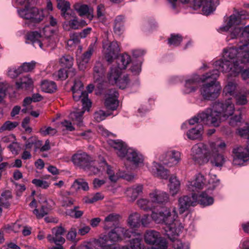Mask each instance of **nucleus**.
<instances>
[{
  "label": "nucleus",
  "mask_w": 249,
  "mask_h": 249,
  "mask_svg": "<svg viewBox=\"0 0 249 249\" xmlns=\"http://www.w3.org/2000/svg\"><path fill=\"white\" fill-rule=\"evenodd\" d=\"M233 111V105L230 100L225 104L215 102L212 108H208L205 112L191 119L189 123L190 125H194L196 123H202L217 127L219 125L222 120L226 119Z\"/></svg>",
  "instance_id": "obj_1"
},
{
  "label": "nucleus",
  "mask_w": 249,
  "mask_h": 249,
  "mask_svg": "<svg viewBox=\"0 0 249 249\" xmlns=\"http://www.w3.org/2000/svg\"><path fill=\"white\" fill-rule=\"evenodd\" d=\"M178 217L175 207H171L159 213L153 212L151 214V218L154 221L164 225L163 228L165 234L171 239L170 236L179 235L183 229L181 223L177 219Z\"/></svg>",
  "instance_id": "obj_2"
},
{
  "label": "nucleus",
  "mask_w": 249,
  "mask_h": 249,
  "mask_svg": "<svg viewBox=\"0 0 249 249\" xmlns=\"http://www.w3.org/2000/svg\"><path fill=\"white\" fill-rule=\"evenodd\" d=\"M218 77V71L216 70L202 75L201 81L205 83L201 87L200 92L205 100H213L219 96L221 87L216 81Z\"/></svg>",
  "instance_id": "obj_3"
},
{
  "label": "nucleus",
  "mask_w": 249,
  "mask_h": 249,
  "mask_svg": "<svg viewBox=\"0 0 249 249\" xmlns=\"http://www.w3.org/2000/svg\"><path fill=\"white\" fill-rule=\"evenodd\" d=\"M108 143L116 150L119 157L122 158H125L127 160L135 165H138L142 163V155L135 149L130 148H127L126 145L122 141L118 140H110L108 141Z\"/></svg>",
  "instance_id": "obj_4"
},
{
  "label": "nucleus",
  "mask_w": 249,
  "mask_h": 249,
  "mask_svg": "<svg viewBox=\"0 0 249 249\" xmlns=\"http://www.w3.org/2000/svg\"><path fill=\"white\" fill-rule=\"evenodd\" d=\"M214 66L217 68L219 75V71L223 72H231V74L236 76L241 70V66H239V62L237 60L231 61L224 58L216 61Z\"/></svg>",
  "instance_id": "obj_5"
},
{
  "label": "nucleus",
  "mask_w": 249,
  "mask_h": 249,
  "mask_svg": "<svg viewBox=\"0 0 249 249\" xmlns=\"http://www.w3.org/2000/svg\"><path fill=\"white\" fill-rule=\"evenodd\" d=\"M18 13L20 17L36 23L40 22L44 18L43 10L36 7H29L28 6L19 10Z\"/></svg>",
  "instance_id": "obj_6"
},
{
  "label": "nucleus",
  "mask_w": 249,
  "mask_h": 249,
  "mask_svg": "<svg viewBox=\"0 0 249 249\" xmlns=\"http://www.w3.org/2000/svg\"><path fill=\"white\" fill-rule=\"evenodd\" d=\"M144 240L146 243L153 245L155 249H165L167 248L166 240L160 236L159 232L154 230L146 231Z\"/></svg>",
  "instance_id": "obj_7"
},
{
  "label": "nucleus",
  "mask_w": 249,
  "mask_h": 249,
  "mask_svg": "<svg viewBox=\"0 0 249 249\" xmlns=\"http://www.w3.org/2000/svg\"><path fill=\"white\" fill-rule=\"evenodd\" d=\"M122 71L119 69H110L108 75V79L112 84H116L120 89H124L127 88L129 83L127 75L120 77Z\"/></svg>",
  "instance_id": "obj_8"
},
{
  "label": "nucleus",
  "mask_w": 249,
  "mask_h": 249,
  "mask_svg": "<svg viewBox=\"0 0 249 249\" xmlns=\"http://www.w3.org/2000/svg\"><path fill=\"white\" fill-rule=\"evenodd\" d=\"M219 3V0H194L193 7L195 10L202 7L203 14L209 15L215 10Z\"/></svg>",
  "instance_id": "obj_9"
},
{
  "label": "nucleus",
  "mask_w": 249,
  "mask_h": 249,
  "mask_svg": "<svg viewBox=\"0 0 249 249\" xmlns=\"http://www.w3.org/2000/svg\"><path fill=\"white\" fill-rule=\"evenodd\" d=\"M71 160L73 164L83 169H88L87 166L90 164H95V160L85 152L78 153L74 154Z\"/></svg>",
  "instance_id": "obj_10"
},
{
  "label": "nucleus",
  "mask_w": 249,
  "mask_h": 249,
  "mask_svg": "<svg viewBox=\"0 0 249 249\" xmlns=\"http://www.w3.org/2000/svg\"><path fill=\"white\" fill-rule=\"evenodd\" d=\"M103 46L104 58L107 62L111 63L120 51L119 44L116 41L110 43L104 42Z\"/></svg>",
  "instance_id": "obj_11"
},
{
  "label": "nucleus",
  "mask_w": 249,
  "mask_h": 249,
  "mask_svg": "<svg viewBox=\"0 0 249 249\" xmlns=\"http://www.w3.org/2000/svg\"><path fill=\"white\" fill-rule=\"evenodd\" d=\"M206 146L202 143L195 144L192 148V157L196 164H202L207 161Z\"/></svg>",
  "instance_id": "obj_12"
},
{
  "label": "nucleus",
  "mask_w": 249,
  "mask_h": 249,
  "mask_svg": "<svg viewBox=\"0 0 249 249\" xmlns=\"http://www.w3.org/2000/svg\"><path fill=\"white\" fill-rule=\"evenodd\" d=\"M164 164L169 166L176 165L181 160V153L175 150L166 152L161 157Z\"/></svg>",
  "instance_id": "obj_13"
},
{
  "label": "nucleus",
  "mask_w": 249,
  "mask_h": 249,
  "mask_svg": "<svg viewBox=\"0 0 249 249\" xmlns=\"http://www.w3.org/2000/svg\"><path fill=\"white\" fill-rule=\"evenodd\" d=\"M65 232V229L62 226H57L52 229V234H48L47 238L50 243H55L58 245V243L64 244L65 242V239L62 235Z\"/></svg>",
  "instance_id": "obj_14"
},
{
  "label": "nucleus",
  "mask_w": 249,
  "mask_h": 249,
  "mask_svg": "<svg viewBox=\"0 0 249 249\" xmlns=\"http://www.w3.org/2000/svg\"><path fill=\"white\" fill-rule=\"evenodd\" d=\"M127 231L122 227H117L112 230L107 235L102 237H107V242L112 243V242H118L122 239V236H126Z\"/></svg>",
  "instance_id": "obj_15"
},
{
  "label": "nucleus",
  "mask_w": 249,
  "mask_h": 249,
  "mask_svg": "<svg viewBox=\"0 0 249 249\" xmlns=\"http://www.w3.org/2000/svg\"><path fill=\"white\" fill-rule=\"evenodd\" d=\"M196 200L195 194H193L191 197L185 196L179 198L178 202L179 213H182L187 210L190 206L196 205Z\"/></svg>",
  "instance_id": "obj_16"
},
{
  "label": "nucleus",
  "mask_w": 249,
  "mask_h": 249,
  "mask_svg": "<svg viewBox=\"0 0 249 249\" xmlns=\"http://www.w3.org/2000/svg\"><path fill=\"white\" fill-rule=\"evenodd\" d=\"M149 196L153 204L154 203L159 204H165L169 201L168 195L164 192L155 190L150 193Z\"/></svg>",
  "instance_id": "obj_17"
},
{
  "label": "nucleus",
  "mask_w": 249,
  "mask_h": 249,
  "mask_svg": "<svg viewBox=\"0 0 249 249\" xmlns=\"http://www.w3.org/2000/svg\"><path fill=\"white\" fill-rule=\"evenodd\" d=\"M233 153L234 154V164H236L237 160L243 161L247 160L249 157V141L248 142L247 148H244L241 146L235 147L233 149Z\"/></svg>",
  "instance_id": "obj_18"
},
{
  "label": "nucleus",
  "mask_w": 249,
  "mask_h": 249,
  "mask_svg": "<svg viewBox=\"0 0 249 249\" xmlns=\"http://www.w3.org/2000/svg\"><path fill=\"white\" fill-rule=\"evenodd\" d=\"M73 8L80 16L86 15L89 20L93 18V9L89 7L88 5L77 3L74 5Z\"/></svg>",
  "instance_id": "obj_19"
},
{
  "label": "nucleus",
  "mask_w": 249,
  "mask_h": 249,
  "mask_svg": "<svg viewBox=\"0 0 249 249\" xmlns=\"http://www.w3.org/2000/svg\"><path fill=\"white\" fill-rule=\"evenodd\" d=\"M111 96L107 97L105 101V105L106 108L111 110H116L119 105V102L117 99L118 97V93L115 89L110 90Z\"/></svg>",
  "instance_id": "obj_20"
},
{
  "label": "nucleus",
  "mask_w": 249,
  "mask_h": 249,
  "mask_svg": "<svg viewBox=\"0 0 249 249\" xmlns=\"http://www.w3.org/2000/svg\"><path fill=\"white\" fill-rule=\"evenodd\" d=\"M201 80L198 75H195L193 77L187 80L185 82L184 92L190 93L195 91L198 88V84Z\"/></svg>",
  "instance_id": "obj_21"
},
{
  "label": "nucleus",
  "mask_w": 249,
  "mask_h": 249,
  "mask_svg": "<svg viewBox=\"0 0 249 249\" xmlns=\"http://www.w3.org/2000/svg\"><path fill=\"white\" fill-rule=\"evenodd\" d=\"M142 190L143 186L141 184H138L127 188L125 191V194L128 197L129 201L133 202L142 192Z\"/></svg>",
  "instance_id": "obj_22"
},
{
  "label": "nucleus",
  "mask_w": 249,
  "mask_h": 249,
  "mask_svg": "<svg viewBox=\"0 0 249 249\" xmlns=\"http://www.w3.org/2000/svg\"><path fill=\"white\" fill-rule=\"evenodd\" d=\"M241 16L239 14H232L229 17L226 26L222 27L220 30L222 31H227L230 28L238 26L241 24Z\"/></svg>",
  "instance_id": "obj_23"
},
{
  "label": "nucleus",
  "mask_w": 249,
  "mask_h": 249,
  "mask_svg": "<svg viewBox=\"0 0 249 249\" xmlns=\"http://www.w3.org/2000/svg\"><path fill=\"white\" fill-rule=\"evenodd\" d=\"M93 53V49L89 47L88 51L83 54L77 58V62L79 69L84 70L86 67V65L88 63L90 58Z\"/></svg>",
  "instance_id": "obj_24"
},
{
  "label": "nucleus",
  "mask_w": 249,
  "mask_h": 249,
  "mask_svg": "<svg viewBox=\"0 0 249 249\" xmlns=\"http://www.w3.org/2000/svg\"><path fill=\"white\" fill-rule=\"evenodd\" d=\"M204 185V177L202 174H198L196 175V179L189 184V189L190 191L194 192L202 189Z\"/></svg>",
  "instance_id": "obj_25"
},
{
  "label": "nucleus",
  "mask_w": 249,
  "mask_h": 249,
  "mask_svg": "<svg viewBox=\"0 0 249 249\" xmlns=\"http://www.w3.org/2000/svg\"><path fill=\"white\" fill-rule=\"evenodd\" d=\"M249 94V90H242L237 92L233 96L235 104L238 106L246 105L248 102V97Z\"/></svg>",
  "instance_id": "obj_26"
},
{
  "label": "nucleus",
  "mask_w": 249,
  "mask_h": 249,
  "mask_svg": "<svg viewBox=\"0 0 249 249\" xmlns=\"http://www.w3.org/2000/svg\"><path fill=\"white\" fill-rule=\"evenodd\" d=\"M203 130V126L201 124H198L195 127L189 130L187 132V136L191 140H201Z\"/></svg>",
  "instance_id": "obj_27"
},
{
  "label": "nucleus",
  "mask_w": 249,
  "mask_h": 249,
  "mask_svg": "<svg viewBox=\"0 0 249 249\" xmlns=\"http://www.w3.org/2000/svg\"><path fill=\"white\" fill-rule=\"evenodd\" d=\"M42 35L37 31L29 33L27 35V39L32 42L33 45L36 48L39 47L43 48V43L41 41Z\"/></svg>",
  "instance_id": "obj_28"
},
{
  "label": "nucleus",
  "mask_w": 249,
  "mask_h": 249,
  "mask_svg": "<svg viewBox=\"0 0 249 249\" xmlns=\"http://www.w3.org/2000/svg\"><path fill=\"white\" fill-rule=\"evenodd\" d=\"M195 198L196 199V204L198 203L203 206L210 205L213 203V198L209 196L205 192L199 195L195 194Z\"/></svg>",
  "instance_id": "obj_29"
},
{
  "label": "nucleus",
  "mask_w": 249,
  "mask_h": 249,
  "mask_svg": "<svg viewBox=\"0 0 249 249\" xmlns=\"http://www.w3.org/2000/svg\"><path fill=\"white\" fill-rule=\"evenodd\" d=\"M57 2V8L61 11L62 16L66 19L68 20L71 14L67 11L70 9V4L69 1L65 0H56Z\"/></svg>",
  "instance_id": "obj_30"
},
{
  "label": "nucleus",
  "mask_w": 249,
  "mask_h": 249,
  "mask_svg": "<svg viewBox=\"0 0 249 249\" xmlns=\"http://www.w3.org/2000/svg\"><path fill=\"white\" fill-rule=\"evenodd\" d=\"M120 216L119 214L111 213L107 215L104 221V228L109 229L112 226H115L119 220Z\"/></svg>",
  "instance_id": "obj_31"
},
{
  "label": "nucleus",
  "mask_w": 249,
  "mask_h": 249,
  "mask_svg": "<svg viewBox=\"0 0 249 249\" xmlns=\"http://www.w3.org/2000/svg\"><path fill=\"white\" fill-rule=\"evenodd\" d=\"M131 61L130 56L124 53L117 58L118 67H111V69H119L120 71L123 69H125L128 64Z\"/></svg>",
  "instance_id": "obj_32"
},
{
  "label": "nucleus",
  "mask_w": 249,
  "mask_h": 249,
  "mask_svg": "<svg viewBox=\"0 0 249 249\" xmlns=\"http://www.w3.org/2000/svg\"><path fill=\"white\" fill-rule=\"evenodd\" d=\"M34 81L29 75L20 78V81L16 83L18 89H28L33 85Z\"/></svg>",
  "instance_id": "obj_33"
},
{
  "label": "nucleus",
  "mask_w": 249,
  "mask_h": 249,
  "mask_svg": "<svg viewBox=\"0 0 249 249\" xmlns=\"http://www.w3.org/2000/svg\"><path fill=\"white\" fill-rule=\"evenodd\" d=\"M67 20L63 24L64 28L65 30H69L70 29L77 30L80 28L79 21L76 17L71 15L70 18Z\"/></svg>",
  "instance_id": "obj_34"
},
{
  "label": "nucleus",
  "mask_w": 249,
  "mask_h": 249,
  "mask_svg": "<svg viewBox=\"0 0 249 249\" xmlns=\"http://www.w3.org/2000/svg\"><path fill=\"white\" fill-rule=\"evenodd\" d=\"M107 237H100L96 241L97 249H117L116 246L107 242Z\"/></svg>",
  "instance_id": "obj_35"
},
{
  "label": "nucleus",
  "mask_w": 249,
  "mask_h": 249,
  "mask_svg": "<svg viewBox=\"0 0 249 249\" xmlns=\"http://www.w3.org/2000/svg\"><path fill=\"white\" fill-rule=\"evenodd\" d=\"M85 110L80 111H73L69 115L70 118L77 124L78 126L81 127L83 125V115Z\"/></svg>",
  "instance_id": "obj_36"
},
{
  "label": "nucleus",
  "mask_w": 249,
  "mask_h": 249,
  "mask_svg": "<svg viewBox=\"0 0 249 249\" xmlns=\"http://www.w3.org/2000/svg\"><path fill=\"white\" fill-rule=\"evenodd\" d=\"M41 87L42 90L47 93H53L57 89V86L53 81L44 80L41 82Z\"/></svg>",
  "instance_id": "obj_37"
},
{
  "label": "nucleus",
  "mask_w": 249,
  "mask_h": 249,
  "mask_svg": "<svg viewBox=\"0 0 249 249\" xmlns=\"http://www.w3.org/2000/svg\"><path fill=\"white\" fill-rule=\"evenodd\" d=\"M101 167H102V169H106V173L108 175L110 180L114 182H116L118 179V176L115 174L112 167L108 165L104 160L101 162Z\"/></svg>",
  "instance_id": "obj_38"
},
{
  "label": "nucleus",
  "mask_w": 249,
  "mask_h": 249,
  "mask_svg": "<svg viewBox=\"0 0 249 249\" xmlns=\"http://www.w3.org/2000/svg\"><path fill=\"white\" fill-rule=\"evenodd\" d=\"M168 186L170 193L172 196H174L179 189L180 182L176 177L172 176L169 179Z\"/></svg>",
  "instance_id": "obj_39"
},
{
  "label": "nucleus",
  "mask_w": 249,
  "mask_h": 249,
  "mask_svg": "<svg viewBox=\"0 0 249 249\" xmlns=\"http://www.w3.org/2000/svg\"><path fill=\"white\" fill-rule=\"evenodd\" d=\"M71 189L74 191H77L80 189H82L84 191H87L89 187L88 183L83 178H78L74 180L71 186Z\"/></svg>",
  "instance_id": "obj_40"
},
{
  "label": "nucleus",
  "mask_w": 249,
  "mask_h": 249,
  "mask_svg": "<svg viewBox=\"0 0 249 249\" xmlns=\"http://www.w3.org/2000/svg\"><path fill=\"white\" fill-rule=\"evenodd\" d=\"M239 53L238 49L235 48L225 49L223 51V57L226 59L229 58L231 61H235L234 59Z\"/></svg>",
  "instance_id": "obj_41"
},
{
  "label": "nucleus",
  "mask_w": 249,
  "mask_h": 249,
  "mask_svg": "<svg viewBox=\"0 0 249 249\" xmlns=\"http://www.w3.org/2000/svg\"><path fill=\"white\" fill-rule=\"evenodd\" d=\"M12 197L11 193L10 191H6L3 192L0 196V205L8 208L10 205L9 200Z\"/></svg>",
  "instance_id": "obj_42"
},
{
  "label": "nucleus",
  "mask_w": 249,
  "mask_h": 249,
  "mask_svg": "<svg viewBox=\"0 0 249 249\" xmlns=\"http://www.w3.org/2000/svg\"><path fill=\"white\" fill-rule=\"evenodd\" d=\"M95 164H90L87 166L88 169H85V171L89 173V175H95L99 174L101 171L102 167H101V162L99 163L95 160Z\"/></svg>",
  "instance_id": "obj_43"
},
{
  "label": "nucleus",
  "mask_w": 249,
  "mask_h": 249,
  "mask_svg": "<svg viewBox=\"0 0 249 249\" xmlns=\"http://www.w3.org/2000/svg\"><path fill=\"white\" fill-rule=\"evenodd\" d=\"M140 223V215L137 213L130 214L128 219V224L132 228L138 227Z\"/></svg>",
  "instance_id": "obj_44"
},
{
  "label": "nucleus",
  "mask_w": 249,
  "mask_h": 249,
  "mask_svg": "<svg viewBox=\"0 0 249 249\" xmlns=\"http://www.w3.org/2000/svg\"><path fill=\"white\" fill-rule=\"evenodd\" d=\"M138 206L144 211L151 210L154 208L152 201H150L147 199L141 198L137 201Z\"/></svg>",
  "instance_id": "obj_45"
},
{
  "label": "nucleus",
  "mask_w": 249,
  "mask_h": 249,
  "mask_svg": "<svg viewBox=\"0 0 249 249\" xmlns=\"http://www.w3.org/2000/svg\"><path fill=\"white\" fill-rule=\"evenodd\" d=\"M230 100H231V103L233 105V107H234V105L232 103L231 98L228 99L227 100L225 101V102H221V103L225 104L227 101H228ZM234 110H235V108L234 107L233 113L231 115L229 116L226 119L224 120V121H225L229 117L231 116V117L230 118V120H229V124L232 126H235L236 125H237L238 123H239L241 122V119H242L241 114L235 115L232 116L234 113ZM222 121H224V120H222L221 121V122Z\"/></svg>",
  "instance_id": "obj_46"
},
{
  "label": "nucleus",
  "mask_w": 249,
  "mask_h": 249,
  "mask_svg": "<svg viewBox=\"0 0 249 249\" xmlns=\"http://www.w3.org/2000/svg\"><path fill=\"white\" fill-rule=\"evenodd\" d=\"M69 72L64 69H60L57 71L54 72L53 75V78L56 80H64L68 77Z\"/></svg>",
  "instance_id": "obj_47"
},
{
  "label": "nucleus",
  "mask_w": 249,
  "mask_h": 249,
  "mask_svg": "<svg viewBox=\"0 0 249 249\" xmlns=\"http://www.w3.org/2000/svg\"><path fill=\"white\" fill-rule=\"evenodd\" d=\"M77 231L76 226L71 227L66 235V239L73 243L77 242L78 240L76 238Z\"/></svg>",
  "instance_id": "obj_48"
},
{
  "label": "nucleus",
  "mask_w": 249,
  "mask_h": 249,
  "mask_svg": "<svg viewBox=\"0 0 249 249\" xmlns=\"http://www.w3.org/2000/svg\"><path fill=\"white\" fill-rule=\"evenodd\" d=\"M236 86L237 85L235 83L230 82L224 88L223 91L226 95L229 94L233 97L236 93L235 92Z\"/></svg>",
  "instance_id": "obj_49"
},
{
  "label": "nucleus",
  "mask_w": 249,
  "mask_h": 249,
  "mask_svg": "<svg viewBox=\"0 0 249 249\" xmlns=\"http://www.w3.org/2000/svg\"><path fill=\"white\" fill-rule=\"evenodd\" d=\"M225 162V159L221 154H215L213 156V159L211 160V162L212 165L216 167H221Z\"/></svg>",
  "instance_id": "obj_50"
},
{
  "label": "nucleus",
  "mask_w": 249,
  "mask_h": 249,
  "mask_svg": "<svg viewBox=\"0 0 249 249\" xmlns=\"http://www.w3.org/2000/svg\"><path fill=\"white\" fill-rule=\"evenodd\" d=\"M73 58L70 55H64L60 59V62L67 68H71L73 65Z\"/></svg>",
  "instance_id": "obj_51"
},
{
  "label": "nucleus",
  "mask_w": 249,
  "mask_h": 249,
  "mask_svg": "<svg viewBox=\"0 0 249 249\" xmlns=\"http://www.w3.org/2000/svg\"><path fill=\"white\" fill-rule=\"evenodd\" d=\"M78 209V207L75 206L73 209L68 210L66 213L72 218H80L83 215L84 212L82 211L79 210Z\"/></svg>",
  "instance_id": "obj_52"
},
{
  "label": "nucleus",
  "mask_w": 249,
  "mask_h": 249,
  "mask_svg": "<svg viewBox=\"0 0 249 249\" xmlns=\"http://www.w3.org/2000/svg\"><path fill=\"white\" fill-rule=\"evenodd\" d=\"M18 125V123L17 122H12L7 121L0 127V132H2L6 130H11L16 128Z\"/></svg>",
  "instance_id": "obj_53"
},
{
  "label": "nucleus",
  "mask_w": 249,
  "mask_h": 249,
  "mask_svg": "<svg viewBox=\"0 0 249 249\" xmlns=\"http://www.w3.org/2000/svg\"><path fill=\"white\" fill-rule=\"evenodd\" d=\"M182 40V37L179 35H171L168 39V44L175 46H178Z\"/></svg>",
  "instance_id": "obj_54"
},
{
  "label": "nucleus",
  "mask_w": 249,
  "mask_h": 249,
  "mask_svg": "<svg viewBox=\"0 0 249 249\" xmlns=\"http://www.w3.org/2000/svg\"><path fill=\"white\" fill-rule=\"evenodd\" d=\"M178 235L177 236H178ZM177 235L170 236L172 239L169 238L171 240L174 241L173 247L175 249H189V246L187 244L183 243L180 240H174L175 237Z\"/></svg>",
  "instance_id": "obj_55"
},
{
  "label": "nucleus",
  "mask_w": 249,
  "mask_h": 249,
  "mask_svg": "<svg viewBox=\"0 0 249 249\" xmlns=\"http://www.w3.org/2000/svg\"><path fill=\"white\" fill-rule=\"evenodd\" d=\"M55 32V30L53 29L50 26H45L42 30L43 35L46 38L45 39H44V41H45V40L47 39L51 38V37L54 34Z\"/></svg>",
  "instance_id": "obj_56"
},
{
  "label": "nucleus",
  "mask_w": 249,
  "mask_h": 249,
  "mask_svg": "<svg viewBox=\"0 0 249 249\" xmlns=\"http://www.w3.org/2000/svg\"><path fill=\"white\" fill-rule=\"evenodd\" d=\"M141 242L142 238L140 236L132 239L130 241V248L131 249H142Z\"/></svg>",
  "instance_id": "obj_57"
},
{
  "label": "nucleus",
  "mask_w": 249,
  "mask_h": 249,
  "mask_svg": "<svg viewBox=\"0 0 249 249\" xmlns=\"http://www.w3.org/2000/svg\"><path fill=\"white\" fill-rule=\"evenodd\" d=\"M109 115H110V114L107 113L104 111L100 110L95 112L94 118L97 122H100L105 120Z\"/></svg>",
  "instance_id": "obj_58"
},
{
  "label": "nucleus",
  "mask_w": 249,
  "mask_h": 249,
  "mask_svg": "<svg viewBox=\"0 0 249 249\" xmlns=\"http://www.w3.org/2000/svg\"><path fill=\"white\" fill-rule=\"evenodd\" d=\"M49 212V209L47 207L45 206H42L40 210V212H39L38 209H35L34 210L33 213L35 214L36 215L37 218H40L47 214Z\"/></svg>",
  "instance_id": "obj_59"
},
{
  "label": "nucleus",
  "mask_w": 249,
  "mask_h": 249,
  "mask_svg": "<svg viewBox=\"0 0 249 249\" xmlns=\"http://www.w3.org/2000/svg\"><path fill=\"white\" fill-rule=\"evenodd\" d=\"M93 71L94 77H95L96 74L97 76H100L104 71L102 63L99 61L96 62L93 68Z\"/></svg>",
  "instance_id": "obj_60"
},
{
  "label": "nucleus",
  "mask_w": 249,
  "mask_h": 249,
  "mask_svg": "<svg viewBox=\"0 0 249 249\" xmlns=\"http://www.w3.org/2000/svg\"><path fill=\"white\" fill-rule=\"evenodd\" d=\"M157 173L159 176L163 179H167L169 174V171L160 165L157 168Z\"/></svg>",
  "instance_id": "obj_61"
},
{
  "label": "nucleus",
  "mask_w": 249,
  "mask_h": 249,
  "mask_svg": "<svg viewBox=\"0 0 249 249\" xmlns=\"http://www.w3.org/2000/svg\"><path fill=\"white\" fill-rule=\"evenodd\" d=\"M40 133L44 136L48 135H54L57 133V130L50 126L45 128H41L39 131Z\"/></svg>",
  "instance_id": "obj_62"
},
{
  "label": "nucleus",
  "mask_w": 249,
  "mask_h": 249,
  "mask_svg": "<svg viewBox=\"0 0 249 249\" xmlns=\"http://www.w3.org/2000/svg\"><path fill=\"white\" fill-rule=\"evenodd\" d=\"M36 63L35 62H31L30 63H24L20 67L21 72H28L31 71L35 68Z\"/></svg>",
  "instance_id": "obj_63"
},
{
  "label": "nucleus",
  "mask_w": 249,
  "mask_h": 249,
  "mask_svg": "<svg viewBox=\"0 0 249 249\" xmlns=\"http://www.w3.org/2000/svg\"><path fill=\"white\" fill-rule=\"evenodd\" d=\"M80 35L79 33H73L70 35V38L68 40V44L72 46L73 44H77L80 42Z\"/></svg>",
  "instance_id": "obj_64"
}]
</instances>
